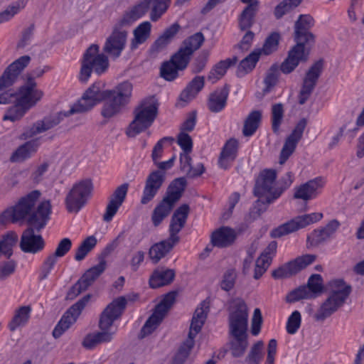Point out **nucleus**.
<instances>
[{"instance_id": "ddd939ff", "label": "nucleus", "mask_w": 364, "mask_h": 364, "mask_svg": "<svg viewBox=\"0 0 364 364\" xmlns=\"http://www.w3.org/2000/svg\"><path fill=\"white\" fill-rule=\"evenodd\" d=\"M204 41L205 38L201 32L189 36L182 42L178 50L171 60L177 64L176 66L180 70H184L188 66L194 52L200 48Z\"/></svg>"}, {"instance_id": "a19ab883", "label": "nucleus", "mask_w": 364, "mask_h": 364, "mask_svg": "<svg viewBox=\"0 0 364 364\" xmlns=\"http://www.w3.org/2000/svg\"><path fill=\"white\" fill-rule=\"evenodd\" d=\"M173 205V204L163 198L156 206L151 215V220L155 227L159 226L163 220L169 215Z\"/></svg>"}, {"instance_id": "3c124183", "label": "nucleus", "mask_w": 364, "mask_h": 364, "mask_svg": "<svg viewBox=\"0 0 364 364\" xmlns=\"http://www.w3.org/2000/svg\"><path fill=\"white\" fill-rule=\"evenodd\" d=\"M171 60L165 62L161 67V76L168 81H172L178 75V70H181Z\"/></svg>"}, {"instance_id": "39448f33", "label": "nucleus", "mask_w": 364, "mask_h": 364, "mask_svg": "<svg viewBox=\"0 0 364 364\" xmlns=\"http://www.w3.org/2000/svg\"><path fill=\"white\" fill-rule=\"evenodd\" d=\"M158 102L154 97H147L134 109V119L126 130L129 137H135L154 123L158 114Z\"/></svg>"}, {"instance_id": "423d86ee", "label": "nucleus", "mask_w": 364, "mask_h": 364, "mask_svg": "<svg viewBox=\"0 0 364 364\" xmlns=\"http://www.w3.org/2000/svg\"><path fill=\"white\" fill-rule=\"evenodd\" d=\"M109 68V60L104 53H100V47L92 44L83 54L81 60V68L79 73V80L86 83L92 72L98 75L105 73Z\"/></svg>"}, {"instance_id": "bf43d9fd", "label": "nucleus", "mask_w": 364, "mask_h": 364, "mask_svg": "<svg viewBox=\"0 0 364 364\" xmlns=\"http://www.w3.org/2000/svg\"><path fill=\"white\" fill-rule=\"evenodd\" d=\"M311 298L312 295L310 291H309L306 287L303 286L290 292L287 296V301L292 303L300 299Z\"/></svg>"}, {"instance_id": "6ab92c4d", "label": "nucleus", "mask_w": 364, "mask_h": 364, "mask_svg": "<svg viewBox=\"0 0 364 364\" xmlns=\"http://www.w3.org/2000/svg\"><path fill=\"white\" fill-rule=\"evenodd\" d=\"M31 58L23 55L16 60L5 70L0 77V92H15L9 89L17 80L21 72L28 65Z\"/></svg>"}, {"instance_id": "e433bc0d", "label": "nucleus", "mask_w": 364, "mask_h": 364, "mask_svg": "<svg viewBox=\"0 0 364 364\" xmlns=\"http://www.w3.org/2000/svg\"><path fill=\"white\" fill-rule=\"evenodd\" d=\"M237 58L233 57L232 58H227L218 63L210 71L208 79L212 83L216 82L220 80L227 72V70L231 66L236 64Z\"/></svg>"}, {"instance_id": "49530a36", "label": "nucleus", "mask_w": 364, "mask_h": 364, "mask_svg": "<svg viewBox=\"0 0 364 364\" xmlns=\"http://www.w3.org/2000/svg\"><path fill=\"white\" fill-rule=\"evenodd\" d=\"M194 338H195L188 336L186 340L178 348V350L173 358L172 364H183L185 363L194 346Z\"/></svg>"}, {"instance_id": "4d7b16f0", "label": "nucleus", "mask_w": 364, "mask_h": 364, "mask_svg": "<svg viewBox=\"0 0 364 364\" xmlns=\"http://www.w3.org/2000/svg\"><path fill=\"white\" fill-rule=\"evenodd\" d=\"M294 174L291 171L286 173L277 183V191L274 192V198H279L282 193L291 186L294 182Z\"/></svg>"}, {"instance_id": "473e14b6", "label": "nucleus", "mask_w": 364, "mask_h": 364, "mask_svg": "<svg viewBox=\"0 0 364 364\" xmlns=\"http://www.w3.org/2000/svg\"><path fill=\"white\" fill-rule=\"evenodd\" d=\"M204 85L205 78L203 76H196L193 77L181 92L179 96L180 101L186 104L193 100L203 88Z\"/></svg>"}, {"instance_id": "f8f14e48", "label": "nucleus", "mask_w": 364, "mask_h": 364, "mask_svg": "<svg viewBox=\"0 0 364 364\" xmlns=\"http://www.w3.org/2000/svg\"><path fill=\"white\" fill-rule=\"evenodd\" d=\"M176 291H170L161 299L141 329L139 337L143 338L154 332L161 323L167 312L176 301Z\"/></svg>"}, {"instance_id": "864d4df0", "label": "nucleus", "mask_w": 364, "mask_h": 364, "mask_svg": "<svg viewBox=\"0 0 364 364\" xmlns=\"http://www.w3.org/2000/svg\"><path fill=\"white\" fill-rule=\"evenodd\" d=\"M279 76V68L277 65H272L267 70L264 80L265 85L264 91L269 92L273 87L276 85Z\"/></svg>"}, {"instance_id": "603ef678", "label": "nucleus", "mask_w": 364, "mask_h": 364, "mask_svg": "<svg viewBox=\"0 0 364 364\" xmlns=\"http://www.w3.org/2000/svg\"><path fill=\"white\" fill-rule=\"evenodd\" d=\"M280 40V35L277 32L272 33L266 38L263 45L262 49L260 53L262 52L265 55H269L276 51L278 48L279 43Z\"/></svg>"}, {"instance_id": "c756f323", "label": "nucleus", "mask_w": 364, "mask_h": 364, "mask_svg": "<svg viewBox=\"0 0 364 364\" xmlns=\"http://www.w3.org/2000/svg\"><path fill=\"white\" fill-rule=\"evenodd\" d=\"M340 223L338 220H331L324 228L314 230L308 237L312 245H317L330 238L338 229Z\"/></svg>"}, {"instance_id": "b1692460", "label": "nucleus", "mask_w": 364, "mask_h": 364, "mask_svg": "<svg viewBox=\"0 0 364 364\" xmlns=\"http://www.w3.org/2000/svg\"><path fill=\"white\" fill-rule=\"evenodd\" d=\"M309 57V50L307 48L295 45L288 53L287 58L280 65L279 70L284 74H289L301 62H306Z\"/></svg>"}, {"instance_id": "f704fd0d", "label": "nucleus", "mask_w": 364, "mask_h": 364, "mask_svg": "<svg viewBox=\"0 0 364 364\" xmlns=\"http://www.w3.org/2000/svg\"><path fill=\"white\" fill-rule=\"evenodd\" d=\"M175 278V272L171 269H157L149 278V285L153 289L171 284Z\"/></svg>"}, {"instance_id": "a18cd8bd", "label": "nucleus", "mask_w": 364, "mask_h": 364, "mask_svg": "<svg viewBox=\"0 0 364 364\" xmlns=\"http://www.w3.org/2000/svg\"><path fill=\"white\" fill-rule=\"evenodd\" d=\"M106 268V262L102 259L97 265L90 268L80 278L81 282L89 287L95 279L105 271Z\"/></svg>"}, {"instance_id": "bb28decb", "label": "nucleus", "mask_w": 364, "mask_h": 364, "mask_svg": "<svg viewBox=\"0 0 364 364\" xmlns=\"http://www.w3.org/2000/svg\"><path fill=\"white\" fill-rule=\"evenodd\" d=\"M323 186L322 180L316 178L294 188V198L307 201L317 197L318 190Z\"/></svg>"}, {"instance_id": "ea45409f", "label": "nucleus", "mask_w": 364, "mask_h": 364, "mask_svg": "<svg viewBox=\"0 0 364 364\" xmlns=\"http://www.w3.org/2000/svg\"><path fill=\"white\" fill-rule=\"evenodd\" d=\"M31 309L29 306H23L16 310L13 318L9 323L11 331H15L17 328L27 323L30 318Z\"/></svg>"}, {"instance_id": "de8ad7c7", "label": "nucleus", "mask_w": 364, "mask_h": 364, "mask_svg": "<svg viewBox=\"0 0 364 364\" xmlns=\"http://www.w3.org/2000/svg\"><path fill=\"white\" fill-rule=\"evenodd\" d=\"M75 113H70V109L65 112H60L54 115L45 117L42 120H39L42 129L44 132L48 131L58 124H59L65 117H68Z\"/></svg>"}, {"instance_id": "a211bd4d", "label": "nucleus", "mask_w": 364, "mask_h": 364, "mask_svg": "<svg viewBox=\"0 0 364 364\" xmlns=\"http://www.w3.org/2000/svg\"><path fill=\"white\" fill-rule=\"evenodd\" d=\"M314 25V20L309 14H301L294 24V41L300 46H311L315 41L314 35L310 29Z\"/></svg>"}, {"instance_id": "c9c22d12", "label": "nucleus", "mask_w": 364, "mask_h": 364, "mask_svg": "<svg viewBox=\"0 0 364 364\" xmlns=\"http://www.w3.org/2000/svg\"><path fill=\"white\" fill-rule=\"evenodd\" d=\"M250 4L243 9L239 16V28L245 31L252 27L255 16L259 10V1H248Z\"/></svg>"}, {"instance_id": "5fc2aeb1", "label": "nucleus", "mask_w": 364, "mask_h": 364, "mask_svg": "<svg viewBox=\"0 0 364 364\" xmlns=\"http://www.w3.org/2000/svg\"><path fill=\"white\" fill-rule=\"evenodd\" d=\"M237 278V273L235 269H227L222 279L220 282V287L221 289L229 291L235 287V280Z\"/></svg>"}, {"instance_id": "6e6552de", "label": "nucleus", "mask_w": 364, "mask_h": 364, "mask_svg": "<svg viewBox=\"0 0 364 364\" xmlns=\"http://www.w3.org/2000/svg\"><path fill=\"white\" fill-rule=\"evenodd\" d=\"M351 291V287L343 280L334 281L331 291L314 315L316 321H322L341 307Z\"/></svg>"}, {"instance_id": "9d476101", "label": "nucleus", "mask_w": 364, "mask_h": 364, "mask_svg": "<svg viewBox=\"0 0 364 364\" xmlns=\"http://www.w3.org/2000/svg\"><path fill=\"white\" fill-rule=\"evenodd\" d=\"M175 159L176 157L173 156L168 161L162 162L157 161V163H154L159 170L154 171L148 176L141 198V203L147 204L155 197L165 181V171L170 169L173 166Z\"/></svg>"}, {"instance_id": "5701e85b", "label": "nucleus", "mask_w": 364, "mask_h": 364, "mask_svg": "<svg viewBox=\"0 0 364 364\" xmlns=\"http://www.w3.org/2000/svg\"><path fill=\"white\" fill-rule=\"evenodd\" d=\"M307 122L303 118L296 124L291 134L286 139L279 156V164H284L294 153L302 137Z\"/></svg>"}, {"instance_id": "0e129e2a", "label": "nucleus", "mask_w": 364, "mask_h": 364, "mask_svg": "<svg viewBox=\"0 0 364 364\" xmlns=\"http://www.w3.org/2000/svg\"><path fill=\"white\" fill-rule=\"evenodd\" d=\"M57 262V257L54 255H49L44 261L41 267V272L40 274V279L43 280L47 278L55 264Z\"/></svg>"}, {"instance_id": "a878e982", "label": "nucleus", "mask_w": 364, "mask_h": 364, "mask_svg": "<svg viewBox=\"0 0 364 364\" xmlns=\"http://www.w3.org/2000/svg\"><path fill=\"white\" fill-rule=\"evenodd\" d=\"M127 32L114 29L107 39L103 50L114 59L119 58L127 43Z\"/></svg>"}, {"instance_id": "dca6fc26", "label": "nucleus", "mask_w": 364, "mask_h": 364, "mask_svg": "<svg viewBox=\"0 0 364 364\" xmlns=\"http://www.w3.org/2000/svg\"><path fill=\"white\" fill-rule=\"evenodd\" d=\"M107 90H101L100 82L92 85L84 93L77 103L70 107V113H82L91 109L95 105L102 101Z\"/></svg>"}, {"instance_id": "2eb2a0df", "label": "nucleus", "mask_w": 364, "mask_h": 364, "mask_svg": "<svg viewBox=\"0 0 364 364\" xmlns=\"http://www.w3.org/2000/svg\"><path fill=\"white\" fill-rule=\"evenodd\" d=\"M277 171L274 169H264L262 171L256 180L254 194L258 198L267 197V203H272L274 198V192L277 191Z\"/></svg>"}, {"instance_id": "13d9d810", "label": "nucleus", "mask_w": 364, "mask_h": 364, "mask_svg": "<svg viewBox=\"0 0 364 364\" xmlns=\"http://www.w3.org/2000/svg\"><path fill=\"white\" fill-rule=\"evenodd\" d=\"M301 322V314L298 311H294L289 316L287 322V331L289 334H294L300 328Z\"/></svg>"}, {"instance_id": "338daca9", "label": "nucleus", "mask_w": 364, "mask_h": 364, "mask_svg": "<svg viewBox=\"0 0 364 364\" xmlns=\"http://www.w3.org/2000/svg\"><path fill=\"white\" fill-rule=\"evenodd\" d=\"M237 150V141L231 139L228 140L225 144L221 154L225 155L230 160H235Z\"/></svg>"}, {"instance_id": "8fccbe9b", "label": "nucleus", "mask_w": 364, "mask_h": 364, "mask_svg": "<svg viewBox=\"0 0 364 364\" xmlns=\"http://www.w3.org/2000/svg\"><path fill=\"white\" fill-rule=\"evenodd\" d=\"M26 4L24 1H11L4 10L0 12V23L9 21L20 11L24 9Z\"/></svg>"}, {"instance_id": "79ce46f5", "label": "nucleus", "mask_w": 364, "mask_h": 364, "mask_svg": "<svg viewBox=\"0 0 364 364\" xmlns=\"http://www.w3.org/2000/svg\"><path fill=\"white\" fill-rule=\"evenodd\" d=\"M151 24L149 21L140 23L134 31V38L132 41V49L136 48L139 44L144 43L150 36Z\"/></svg>"}, {"instance_id": "20e7f679", "label": "nucleus", "mask_w": 364, "mask_h": 364, "mask_svg": "<svg viewBox=\"0 0 364 364\" xmlns=\"http://www.w3.org/2000/svg\"><path fill=\"white\" fill-rule=\"evenodd\" d=\"M189 212L187 204L181 205L174 211L170 221L168 238L155 243L149 249V255L153 263H158L179 242L178 234L185 226Z\"/></svg>"}, {"instance_id": "2f4dec72", "label": "nucleus", "mask_w": 364, "mask_h": 364, "mask_svg": "<svg viewBox=\"0 0 364 364\" xmlns=\"http://www.w3.org/2000/svg\"><path fill=\"white\" fill-rule=\"evenodd\" d=\"M229 90L226 86L215 90L210 93L208 100V107L212 112H219L223 110L228 97Z\"/></svg>"}, {"instance_id": "c85d7f7f", "label": "nucleus", "mask_w": 364, "mask_h": 364, "mask_svg": "<svg viewBox=\"0 0 364 364\" xmlns=\"http://www.w3.org/2000/svg\"><path fill=\"white\" fill-rule=\"evenodd\" d=\"M181 28L178 23H174L166 28L164 33L154 42L151 46L150 51L153 54H157L164 50L167 46L171 42L172 39L179 31Z\"/></svg>"}, {"instance_id": "cd10ccee", "label": "nucleus", "mask_w": 364, "mask_h": 364, "mask_svg": "<svg viewBox=\"0 0 364 364\" xmlns=\"http://www.w3.org/2000/svg\"><path fill=\"white\" fill-rule=\"evenodd\" d=\"M210 310V302L203 300L196 308L193 316L190 330L188 333L189 337L195 338L200 331Z\"/></svg>"}, {"instance_id": "393cba45", "label": "nucleus", "mask_w": 364, "mask_h": 364, "mask_svg": "<svg viewBox=\"0 0 364 364\" xmlns=\"http://www.w3.org/2000/svg\"><path fill=\"white\" fill-rule=\"evenodd\" d=\"M129 188V184L125 183L118 186L110 196L105 212L103 215V220L110 222L119 208L124 201Z\"/></svg>"}, {"instance_id": "f257e3e1", "label": "nucleus", "mask_w": 364, "mask_h": 364, "mask_svg": "<svg viewBox=\"0 0 364 364\" xmlns=\"http://www.w3.org/2000/svg\"><path fill=\"white\" fill-rule=\"evenodd\" d=\"M43 96V92L37 87L36 82L31 77L18 87L17 92L0 93V104H14L8 109L3 119L11 122L20 119Z\"/></svg>"}, {"instance_id": "6e6d98bb", "label": "nucleus", "mask_w": 364, "mask_h": 364, "mask_svg": "<svg viewBox=\"0 0 364 364\" xmlns=\"http://www.w3.org/2000/svg\"><path fill=\"white\" fill-rule=\"evenodd\" d=\"M284 116V108L282 103H277L272 105V128L274 133H277L279 129Z\"/></svg>"}, {"instance_id": "f3484780", "label": "nucleus", "mask_w": 364, "mask_h": 364, "mask_svg": "<svg viewBox=\"0 0 364 364\" xmlns=\"http://www.w3.org/2000/svg\"><path fill=\"white\" fill-rule=\"evenodd\" d=\"M90 299V295L83 296L74 304L62 316L53 331V336L58 338L73 325Z\"/></svg>"}, {"instance_id": "774afa93", "label": "nucleus", "mask_w": 364, "mask_h": 364, "mask_svg": "<svg viewBox=\"0 0 364 364\" xmlns=\"http://www.w3.org/2000/svg\"><path fill=\"white\" fill-rule=\"evenodd\" d=\"M16 263L14 260L0 263V280H4L15 272Z\"/></svg>"}, {"instance_id": "f03ea898", "label": "nucleus", "mask_w": 364, "mask_h": 364, "mask_svg": "<svg viewBox=\"0 0 364 364\" xmlns=\"http://www.w3.org/2000/svg\"><path fill=\"white\" fill-rule=\"evenodd\" d=\"M41 196L40 191H32L21 197L11 207L18 222L26 221L29 225L34 226L37 232L45 228L52 213V206L48 200L41 202L36 206Z\"/></svg>"}, {"instance_id": "0eeeda50", "label": "nucleus", "mask_w": 364, "mask_h": 364, "mask_svg": "<svg viewBox=\"0 0 364 364\" xmlns=\"http://www.w3.org/2000/svg\"><path fill=\"white\" fill-rule=\"evenodd\" d=\"M132 85L123 82L112 90H107L101 114L105 118H111L118 114L128 104L132 96Z\"/></svg>"}, {"instance_id": "aec40b11", "label": "nucleus", "mask_w": 364, "mask_h": 364, "mask_svg": "<svg viewBox=\"0 0 364 364\" xmlns=\"http://www.w3.org/2000/svg\"><path fill=\"white\" fill-rule=\"evenodd\" d=\"M316 256L315 255L310 254L298 257L295 259L274 269L272 273V276L276 279L289 277L312 264L316 260Z\"/></svg>"}, {"instance_id": "69168bd1", "label": "nucleus", "mask_w": 364, "mask_h": 364, "mask_svg": "<svg viewBox=\"0 0 364 364\" xmlns=\"http://www.w3.org/2000/svg\"><path fill=\"white\" fill-rule=\"evenodd\" d=\"M270 264L269 259L265 256L259 257L256 261L254 278L256 279H259L266 272Z\"/></svg>"}, {"instance_id": "052dcab7", "label": "nucleus", "mask_w": 364, "mask_h": 364, "mask_svg": "<svg viewBox=\"0 0 364 364\" xmlns=\"http://www.w3.org/2000/svg\"><path fill=\"white\" fill-rule=\"evenodd\" d=\"M301 1H282L274 9V16L277 19L281 18L284 15L289 13L297 7Z\"/></svg>"}, {"instance_id": "e2e57ef3", "label": "nucleus", "mask_w": 364, "mask_h": 364, "mask_svg": "<svg viewBox=\"0 0 364 364\" xmlns=\"http://www.w3.org/2000/svg\"><path fill=\"white\" fill-rule=\"evenodd\" d=\"M169 5L167 1H154L150 12V18L152 21H156L166 11Z\"/></svg>"}, {"instance_id": "9b49d317", "label": "nucleus", "mask_w": 364, "mask_h": 364, "mask_svg": "<svg viewBox=\"0 0 364 364\" xmlns=\"http://www.w3.org/2000/svg\"><path fill=\"white\" fill-rule=\"evenodd\" d=\"M93 190L90 179H85L76 183L66 196L65 203L69 213H78L87 202Z\"/></svg>"}, {"instance_id": "c03bdc74", "label": "nucleus", "mask_w": 364, "mask_h": 364, "mask_svg": "<svg viewBox=\"0 0 364 364\" xmlns=\"http://www.w3.org/2000/svg\"><path fill=\"white\" fill-rule=\"evenodd\" d=\"M260 52L253 51L244 58L239 64L237 75L240 77L250 72L259 59Z\"/></svg>"}, {"instance_id": "1a4fd4ad", "label": "nucleus", "mask_w": 364, "mask_h": 364, "mask_svg": "<svg viewBox=\"0 0 364 364\" xmlns=\"http://www.w3.org/2000/svg\"><path fill=\"white\" fill-rule=\"evenodd\" d=\"M126 304V299L120 296L111 302L102 312L99 321L101 331L95 333L100 344L112 341L114 332H111L109 328L114 321L121 316Z\"/></svg>"}, {"instance_id": "72a5a7b5", "label": "nucleus", "mask_w": 364, "mask_h": 364, "mask_svg": "<svg viewBox=\"0 0 364 364\" xmlns=\"http://www.w3.org/2000/svg\"><path fill=\"white\" fill-rule=\"evenodd\" d=\"M235 237L234 230L228 227H222L213 232L211 242L214 246L225 247L230 245Z\"/></svg>"}, {"instance_id": "412c9836", "label": "nucleus", "mask_w": 364, "mask_h": 364, "mask_svg": "<svg viewBox=\"0 0 364 364\" xmlns=\"http://www.w3.org/2000/svg\"><path fill=\"white\" fill-rule=\"evenodd\" d=\"M323 60L315 62L306 72L299 95V103L304 105L312 94L318 80L322 73Z\"/></svg>"}, {"instance_id": "7c9ffc66", "label": "nucleus", "mask_w": 364, "mask_h": 364, "mask_svg": "<svg viewBox=\"0 0 364 364\" xmlns=\"http://www.w3.org/2000/svg\"><path fill=\"white\" fill-rule=\"evenodd\" d=\"M40 146L38 139H35L26 141L20 146L12 154L10 157L11 162H23L30 159L38 151Z\"/></svg>"}, {"instance_id": "09e8293b", "label": "nucleus", "mask_w": 364, "mask_h": 364, "mask_svg": "<svg viewBox=\"0 0 364 364\" xmlns=\"http://www.w3.org/2000/svg\"><path fill=\"white\" fill-rule=\"evenodd\" d=\"M97 242V238L94 235L85 238L76 250L75 259L76 261L84 259L88 253L96 246Z\"/></svg>"}, {"instance_id": "4be33fe9", "label": "nucleus", "mask_w": 364, "mask_h": 364, "mask_svg": "<svg viewBox=\"0 0 364 364\" xmlns=\"http://www.w3.org/2000/svg\"><path fill=\"white\" fill-rule=\"evenodd\" d=\"M34 226L29 225L22 233L19 246L25 253L36 254L42 251L45 241L40 234H36Z\"/></svg>"}, {"instance_id": "680f3d73", "label": "nucleus", "mask_w": 364, "mask_h": 364, "mask_svg": "<svg viewBox=\"0 0 364 364\" xmlns=\"http://www.w3.org/2000/svg\"><path fill=\"white\" fill-rule=\"evenodd\" d=\"M309 291L311 293L312 298L315 297V294L321 292L323 289L322 277L320 274H312L306 286Z\"/></svg>"}, {"instance_id": "4c0bfd02", "label": "nucleus", "mask_w": 364, "mask_h": 364, "mask_svg": "<svg viewBox=\"0 0 364 364\" xmlns=\"http://www.w3.org/2000/svg\"><path fill=\"white\" fill-rule=\"evenodd\" d=\"M186 186L184 178H178L173 180L169 185L166 196L164 198L172 204H175L181 197Z\"/></svg>"}, {"instance_id": "58836bf2", "label": "nucleus", "mask_w": 364, "mask_h": 364, "mask_svg": "<svg viewBox=\"0 0 364 364\" xmlns=\"http://www.w3.org/2000/svg\"><path fill=\"white\" fill-rule=\"evenodd\" d=\"M149 6L146 2H141L130 10L127 11L120 21L122 26L130 25L137 19L142 17L148 11Z\"/></svg>"}, {"instance_id": "4468645a", "label": "nucleus", "mask_w": 364, "mask_h": 364, "mask_svg": "<svg viewBox=\"0 0 364 364\" xmlns=\"http://www.w3.org/2000/svg\"><path fill=\"white\" fill-rule=\"evenodd\" d=\"M322 218L323 213H312L299 215L273 229L270 232V235L273 238L281 237L301 228H304L310 224L318 222Z\"/></svg>"}, {"instance_id": "7ed1b4c3", "label": "nucleus", "mask_w": 364, "mask_h": 364, "mask_svg": "<svg viewBox=\"0 0 364 364\" xmlns=\"http://www.w3.org/2000/svg\"><path fill=\"white\" fill-rule=\"evenodd\" d=\"M248 309L245 301L236 298L231 302L228 316L230 333L232 336L230 350L234 357L242 356L248 345L247 331Z\"/></svg>"}, {"instance_id": "37998d69", "label": "nucleus", "mask_w": 364, "mask_h": 364, "mask_svg": "<svg viewBox=\"0 0 364 364\" xmlns=\"http://www.w3.org/2000/svg\"><path fill=\"white\" fill-rule=\"evenodd\" d=\"M262 112L258 110L251 112L245 121L242 133L245 136L253 135L259 127Z\"/></svg>"}]
</instances>
